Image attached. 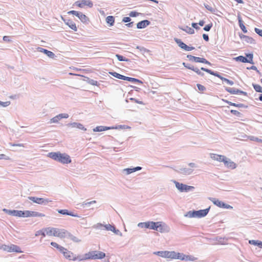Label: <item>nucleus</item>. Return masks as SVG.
I'll return each mask as SVG.
<instances>
[{
	"instance_id": "nucleus-1",
	"label": "nucleus",
	"mask_w": 262,
	"mask_h": 262,
	"mask_svg": "<svg viewBox=\"0 0 262 262\" xmlns=\"http://www.w3.org/2000/svg\"><path fill=\"white\" fill-rule=\"evenodd\" d=\"M48 157L62 164H69L72 161L68 155L66 153L62 154L59 151L50 152L48 153Z\"/></svg>"
},
{
	"instance_id": "nucleus-2",
	"label": "nucleus",
	"mask_w": 262,
	"mask_h": 262,
	"mask_svg": "<svg viewBox=\"0 0 262 262\" xmlns=\"http://www.w3.org/2000/svg\"><path fill=\"white\" fill-rule=\"evenodd\" d=\"M105 257V254L101 251H92L85 253L82 258H79V261L86 259H101Z\"/></svg>"
},
{
	"instance_id": "nucleus-3",
	"label": "nucleus",
	"mask_w": 262,
	"mask_h": 262,
	"mask_svg": "<svg viewBox=\"0 0 262 262\" xmlns=\"http://www.w3.org/2000/svg\"><path fill=\"white\" fill-rule=\"evenodd\" d=\"M46 231V234L49 236H54L59 237L60 238L65 237L66 230L60 229L55 228L48 227L45 228Z\"/></svg>"
},
{
	"instance_id": "nucleus-4",
	"label": "nucleus",
	"mask_w": 262,
	"mask_h": 262,
	"mask_svg": "<svg viewBox=\"0 0 262 262\" xmlns=\"http://www.w3.org/2000/svg\"><path fill=\"white\" fill-rule=\"evenodd\" d=\"M0 249H3L4 251L9 252H16L18 253L23 252L19 246L13 244H11L10 246L3 245L0 246Z\"/></svg>"
},
{
	"instance_id": "nucleus-5",
	"label": "nucleus",
	"mask_w": 262,
	"mask_h": 262,
	"mask_svg": "<svg viewBox=\"0 0 262 262\" xmlns=\"http://www.w3.org/2000/svg\"><path fill=\"white\" fill-rule=\"evenodd\" d=\"M173 183L175 184L176 188L180 192H189L193 191L195 189L194 187L192 186L187 185L186 184L180 183L176 181H173Z\"/></svg>"
},
{
	"instance_id": "nucleus-6",
	"label": "nucleus",
	"mask_w": 262,
	"mask_h": 262,
	"mask_svg": "<svg viewBox=\"0 0 262 262\" xmlns=\"http://www.w3.org/2000/svg\"><path fill=\"white\" fill-rule=\"evenodd\" d=\"M253 58V55L252 53H247L246 54L245 57L240 55L234 58V59L237 61H240L243 63H250L254 64Z\"/></svg>"
},
{
	"instance_id": "nucleus-7",
	"label": "nucleus",
	"mask_w": 262,
	"mask_h": 262,
	"mask_svg": "<svg viewBox=\"0 0 262 262\" xmlns=\"http://www.w3.org/2000/svg\"><path fill=\"white\" fill-rule=\"evenodd\" d=\"M68 13L75 15L79 18V19L81 21V22L83 23L88 24V22L89 21V18L85 14H83L81 12L76 11L75 10H71L68 12Z\"/></svg>"
},
{
	"instance_id": "nucleus-8",
	"label": "nucleus",
	"mask_w": 262,
	"mask_h": 262,
	"mask_svg": "<svg viewBox=\"0 0 262 262\" xmlns=\"http://www.w3.org/2000/svg\"><path fill=\"white\" fill-rule=\"evenodd\" d=\"M28 199L30 201H32L34 203L39 205H47L49 202H51V201L48 199H44L42 198H37L35 196H29Z\"/></svg>"
},
{
	"instance_id": "nucleus-9",
	"label": "nucleus",
	"mask_w": 262,
	"mask_h": 262,
	"mask_svg": "<svg viewBox=\"0 0 262 262\" xmlns=\"http://www.w3.org/2000/svg\"><path fill=\"white\" fill-rule=\"evenodd\" d=\"M210 200H211L213 203L216 205L217 206L220 207V208H226V209H232L233 207L228 205V204H227L226 203H225L224 202H222V201H221L217 199H216L215 198H210Z\"/></svg>"
},
{
	"instance_id": "nucleus-10",
	"label": "nucleus",
	"mask_w": 262,
	"mask_h": 262,
	"mask_svg": "<svg viewBox=\"0 0 262 262\" xmlns=\"http://www.w3.org/2000/svg\"><path fill=\"white\" fill-rule=\"evenodd\" d=\"M154 254L158 255L164 258H171L172 257H173V254L172 251H156L153 253Z\"/></svg>"
},
{
	"instance_id": "nucleus-11",
	"label": "nucleus",
	"mask_w": 262,
	"mask_h": 262,
	"mask_svg": "<svg viewBox=\"0 0 262 262\" xmlns=\"http://www.w3.org/2000/svg\"><path fill=\"white\" fill-rule=\"evenodd\" d=\"M63 256L66 258L70 260H72L74 261H75L77 259L79 261V258L82 257L81 256H76V255L74 254L73 252H72L70 251H69L68 249L64 253Z\"/></svg>"
},
{
	"instance_id": "nucleus-12",
	"label": "nucleus",
	"mask_w": 262,
	"mask_h": 262,
	"mask_svg": "<svg viewBox=\"0 0 262 262\" xmlns=\"http://www.w3.org/2000/svg\"><path fill=\"white\" fill-rule=\"evenodd\" d=\"M174 41L178 45V46L182 49L189 51L194 49V48L193 47H189L184 43L180 39H178L177 38H174Z\"/></svg>"
},
{
	"instance_id": "nucleus-13",
	"label": "nucleus",
	"mask_w": 262,
	"mask_h": 262,
	"mask_svg": "<svg viewBox=\"0 0 262 262\" xmlns=\"http://www.w3.org/2000/svg\"><path fill=\"white\" fill-rule=\"evenodd\" d=\"M159 224L157 225V229L155 230L159 231L160 232H167L169 231V229L168 227L166 225L165 223H163L161 222H158Z\"/></svg>"
},
{
	"instance_id": "nucleus-14",
	"label": "nucleus",
	"mask_w": 262,
	"mask_h": 262,
	"mask_svg": "<svg viewBox=\"0 0 262 262\" xmlns=\"http://www.w3.org/2000/svg\"><path fill=\"white\" fill-rule=\"evenodd\" d=\"M210 208V207H209L205 209L195 210L196 217L201 218V217H205L208 213Z\"/></svg>"
},
{
	"instance_id": "nucleus-15",
	"label": "nucleus",
	"mask_w": 262,
	"mask_h": 262,
	"mask_svg": "<svg viewBox=\"0 0 262 262\" xmlns=\"http://www.w3.org/2000/svg\"><path fill=\"white\" fill-rule=\"evenodd\" d=\"M76 6L82 8L84 6H88L90 8H92L93 6L92 2L90 0H82L81 1H77L75 2Z\"/></svg>"
},
{
	"instance_id": "nucleus-16",
	"label": "nucleus",
	"mask_w": 262,
	"mask_h": 262,
	"mask_svg": "<svg viewBox=\"0 0 262 262\" xmlns=\"http://www.w3.org/2000/svg\"><path fill=\"white\" fill-rule=\"evenodd\" d=\"M201 70L205 71L212 75L216 76V77L219 78L220 79H221L222 81H223V79L225 78V77H223V76H222L219 72L213 71L208 69H206L204 67H202V68H201Z\"/></svg>"
},
{
	"instance_id": "nucleus-17",
	"label": "nucleus",
	"mask_w": 262,
	"mask_h": 262,
	"mask_svg": "<svg viewBox=\"0 0 262 262\" xmlns=\"http://www.w3.org/2000/svg\"><path fill=\"white\" fill-rule=\"evenodd\" d=\"M69 127H71L72 128H77L78 129L85 131L86 130V128L81 124L80 123L77 122H73V123H69L67 125Z\"/></svg>"
},
{
	"instance_id": "nucleus-18",
	"label": "nucleus",
	"mask_w": 262,
	"mask_h": 262,
	"mask_svg": "<svg viewBox=\"0 0 262 262\" xmlns=\"http://www.w3.org/2000/svg\"><path fill=\"white\" fill-rule=\"evenodd\" d=\"M62 20L64 21V23L68 26L71 29L73 30L76 31L77 30V27L74 22L69 19H64L62 17Z\"/></svg>"
},
{
	"instance_id": "nucleus-19",
	"label": "nucleus",
	"mask_w": 262,
	"mask_h": 262,
	"mask_svg": "<svg viewBox=\"0 0 262 262\" xmlns=\"http://www.w3.org/2000/svg\"><path fill=\"white\" fill-rule=\"evenodd\" d=\"M45 216V215L44 214L38 212L27 210V217H43Z\"/></svg>"
},
{
	"instance_id": "nucleus-20",
	"label": "nucleus",
	"mask_w": 262,
	"mask_h": 262,
	"mask_svg": "<svg viewBox=\"0 0 262 262\" xmlns=\"http://www.w3.org/2000/svg\"><path fill=\"white\" fill-rule=\"evenodd\" d=\"M176 171L177 172L180 173L181 174L185 175H190L193 171V169L187 168H181L178 170H176Z\"/></svg>"
},
{
	"instance_id": "nucleus-21",
	"label": "nucleus",
	"mask_w": 262,
	"mask_h": 262,
	"mask_svg": "<svg viewBox=\"0 0 262 262\" xmlns=\"http://www.w3.org/2000/svg\"><path fill=\"white\" fill-rule=\"evenodd\" d=\"M150 24V21L148 20L145 19L139 21L137 24V28L138 29H144Z\"/></svg>"
},
{
	"instance_id": "nucleus-22",
	"label": "nucleus",
	"mask_w": 262,
	"mask_h": 262,
	"mask_svg": "<svg viewBox=\"0 0 262 262\" xmlns=\"http://www.w3.org/2000/svg\"><path fill=\"white\" fill-rule=\"evenodd\" d=\"M58 212L61 214L63 215H68L72 216L74 217H80L77 214H75L72 212L69 211L67 209H59L57 210Z\"/></svg>"
},
{
	"instance_id": "nucleus-23",
	"label": "nucleus",
	"mask_w": 262,
	"mask_h": 262,
	"mask_svg": "<svg viewBox=\"0 0 262 262\" xmlns=\"http://www.w3.org/2000/svg\"><path fill=\"white\" fill-rule=\"evenodd\" d=\"M224 163L225 165L228 168H230L231 169H234L236 168V165L235 163L232 162L231 160L226 158Z\"/></svg>"
},
{
	"instance_id": "nucleus-24",
	"label": "nucleus",
	"mask_w": 262,
	"mask_h": 262,
	"mask_svg": "<svg viewBox=\"0 0 262 262\" xmlns=\"http://www.w3.org/2000/svg\"><path fill=\"white\" fill-rule=\"evenodd\" d=\"M114 129V126H98L93 129L94 132H99Z\"/></svg>"
},
{
	"instance_id": "nucleus-25",
	"label": "nucleus",
	"mask_w": 262,
	"mask_h": 262,
	"mask_svg": "<svg viewBox=\"0 0 262 262\" xmlns=\"http://www.w3.org/2000/svg\"><path fill=\"white\" fill-rule=\"evenodd\" d=\"M142 169V167L140 166H137L133 168H127L123 169V171L126 172V174H129L133 172L139 171Z\"/></svg>"
},
{
	"instance_id": "nucleus-26",
	"label": "nucleus",
	"mask_w": 262,
	"mask_h": 262,
	"mask_svg": "<svg viewBox=\"0 0 262 262\" xmlns=\"http://www.w3.org/2000/svg\"><path fill=\"white\" fill-rule=\"evenodd\" d=\"M66 233H65V237H67L75 243H79L80 242V239H79L78 237L74 236L67 230H66Z\"/></svg>"
},
{
	"instance_id": "nucleus-27",
	"label": "nucleus",
	"mask_w": 262,
	"mask_h": 262,
	"mask_svg": "<svg viewBox=\"0 0 262 262\" xmlns=\"http://www.w3.org/2000/svg\"><path fill=\"white\" fill-rule=\"evenodd\" d=\"M159 224L158 222H155L153 221L146 222V228L155 230L157 229V225Z\"/></svg>"
},
{
	"instance_id": "nucleus-28",
	"label": "nucleus",
	"mask_w": 262,
	"mask_h": 262,
	"mask_svg": "<svg viewBox=\"0 0 262 262\" xmlns=\"http://www.w3.org/2000/svg\"><path fill=\"white\" fill-rule=\"evenodd\" d=\"M3 211L7 214L14 216H18V210H9L6 208L3 209Z\"/></svg>"
},
{
	"instance_id": "nucleus-29",
	"label": "nucleus",
	"mask_w": 262,
	"mask_h": 262,
	"mask_svg": "<svg viewBox=\"0 0 262 262\" xmlns=\"http://www.w3.org/2000/svg\"><path fill=\"white\" fill-rule=\"evenodd\" d=\"M173 254V257H172L171 259H178L184 260V258H183L185 256V254L181 253H177L175 251H172Z\"/></svg>"
},
{
	"instance_id": "nucleus-30",
	"label": "nucleus",
	"mask_w": 262,
	"mask_h": 262,
	"mask_svg": "<svg viewBox=\"0 0 262 262\" xmlns=\"http://www.w3.org/2000/svg\"><path fill=\"white\" fill-rule=\"evenodd\" d=\"M109 74L112 75L113 76L119 79L125 80L126 78V76L120 74L115 72H109Z\"/></svg>"
},
{
	"instance_id": "nucleus-31",
	"label": "nucleus",
	"mask_w": 262,
	"mask_h": 262,
	"mask_svg": "<svg viewBox=\"0 0 262 262\" xmlns=\"http://www.w3.org/2000/svg\"><path fill=\"white\" fill-rule=\"evenodd\" d=\"M226 102L231 106H234L237 107H243L245 108H247L248 106V105H245L243 103H235L226 100Z\"/></svg>"
},
{
	"instance_id": "nucleus-32",
	"label": "nucleus",
	"mask_w": 262,
	"mask_h": 262,
	"mask_svg": "<svg viewBox=\"0 0 262 262\" xmlns=\"http://www.w3.org/2000/svg\"><path fill=\"white\" fill-rule=\"evenodd\" d=\"M179 28L189 34H193L194 33V29L187 26L185 27L184 28L179 27Z\"/></svg>"
},
{
	"instance_id": "nucleus-33",
	"label": "nucleus",
	"mask_w": 262,
	"mask_h": 262,
	"mask_svg": "<svg viewBox=\"0 0 262 262\" xmlns=\"http://www.w3.org/2000/svg\"><path fill=\"white\" fill-rule=\"evenodd\" d=\"M84 78L85 79H84V80L88 83L92 85H98V82L97 81L86 77H84Z\"/></svg>"
},
{
	"instance_id": "nucleus-34",
	"label": "nucleus",
	"mask_w": 262,
	"mask_h": 262,
	"mask_svg": "<svg viewBox=\"0 0 262 262\" xmlns=\"http://www.w3.org/2000/svg\"><path fill=\"white\" fill-rule=\"evenodd\" d=\"M106 22L110 26H113L115 23V18L113 16H108L106 18Z\"/></svg>"
},
{
	"instance_id": "nucleus-35",
	"label": "nucleus",
	"mask_w": 262,
	"mask_h": 262,
	"mask_svg": "<svg viewBox=\"0 0 262 262\" xmlns=\"http://www.w3.org/2000/svg\"><path fill=\"white\" fill-rule=\"evenodd\" d=\"M125 80L128 81L130 82H138V83H141V84L143 83V82L138 79L129 77H127V76H126V78Z\"/></svg>"
},
{
	"instance_id": "nucleus-36",
	"label": "nucleus",
	"mask_w": 262,
	"mask_h": 262,
	"mask_svg": "<svg viewBox=\"0 0 262 262\" xmlns=\"http://www.w3.org/2000/svg\"><path fill=\"white\" fill-rule=\"evenodd\" d=\"M43 53L51 58H54L55 56V54L53 52L47 49H45Z\"/></svg>"
},
{
	"instance_id": "nucleus-37",
	"label": "nucleus",
	"mask_w": 262,
	"mask_h": 262,
	"mask_svg": "<svg viewBox=\"0 0 262 262\" xmlns=\"http://www.w3.org/2000/svg\"><path fill=\"white\" fill-rule=\"evenodd\" d=\"M249 243L251 245H253L255 246H257L259 248H260V245H262L261 242L258 240H249Z\"/></svg>"
},
{
	"instance_id": "nucleus-38",
	"label": "nucleus",
	"mask_w": 262,
	"mask_h": 262,
	"mask_svg": "<svg viewBox=\"0 0 262 262\" xmlns=\"http://www.w3.org/2000/svg\"><path fill=\"white\" fill-rule=\"evenodd\" d=\"M183 258H184V260H185V261H195L196 259V257H195L192 255H185V254L184 257H183Z\"/></svg>"
},
{
	"instance_id": "nucleus-39",
	"label": "nucleus",
	"mask_w": 262,
	"mask_h": 262,
	"mask_svg": "<svg viewBox=\"0 0 262 262\" xmlns=\"http://www.w3.org/2000/svg\"><path fill=\"white\" fill-rule=\"evenodd\" d=\"M96 203V201H92L90 202H86L85 201V202H84L82 203H81L80 204V206L82 207L83 208L85 207H90L91 205L95 204Z\"/></svg>"
},
{
	"instance_id": "nucleus-40",
	"label": "nucleus",
	"mask_w": 262,
	"mask_h": 262,
	"mask_svg": "<svg viewBox=\"0 0 262 262\" xmlns=\"http://www.w3.org/2000/svg\"><path fill=\"white\" fill-rule=\"evenodd\" d=\"M185 216L188 217L189 218L192 217H196L195 213V210H192V211H188L185 215Z\"/></svg>"
},
{
	"instance_id": "nucleus-41",
	"label": "nucleus",
	"mask_w": 262,
	"mask_h": 262,
	"mask_svg": "<svg viewBox=\"0 0 262 262\" xmlns=\"http://www.w3.org/2000/svg\"><path fill=\"white\" fill-rule=\"evenodd\" d=\"M116 57L117 58L118 60L120 61H130L129 59L126 58L122 55L120 54H116Z\"/></svg>"
},
{
	"instance_id": "nucleus-42",
	"label": "nucleus",
	"mask_w": 262,
	"mask_h": 262,
	"mask_svg": "<svg viewBox=\"0 0 262 262\" xmlns=\"http://www.w3.org/2000/svg\"><path fill=\"white\" fill-rule=\"evenodd\" d=\"M46 230H45V228L44 229H42L41 230H38L36 232H35V235L36 236H38L40 235H41L43 237H45L46 235Z\"/></svg>"
},
{
	"instance_id": "nucleus-43",
	"label": "nucleus",
	"mask_w": 262,
	"mask_h": 262,
	"mask_svg": "<svg viewBox=\"0 0 262 262\" xmlns=\"http://www.w3.org/2000/svg\"><path fill=\"white\" fill-rule=\"evenodd\" d=\"M61 119L60 117H59V114L55 116L54 117L52 118L50 120V123H57L58 122L59 120H60Z\"/></svg>"
},
{
	"instance_id": "nucleus-44",
	"label": "nucleus",
	"mask_w": 262,
	"mask_h": 262,
	"mask_svg": "<svg viewBox=\"0 0 262 262\" xmlns=\"http://www.w3.org/2000/svg\"><path fill=\"white\" fill-rule=\"evenodd\" d=\"M252 86L256 92L262 93V87L257 84H252Z\"/></svg>"
},
{
	"instance_id": "nucleus-45",
	"label": "nucleus",
	"mask_w": 262,
	"mask_h": 262,
	"mask_svg": "<svg viewBox=\"0 0 262 262\" xmlns=\"http://www.w3.org/2000/svg\"><path fill=\"white\" fill-rule=\"evenodd\" d=\"M225 90L230 93L231 94H236V89H234L233 88H230V87H225Z\"/></svg>"
},
{
	"instance_id": "nucleus-46",
	"label": "nucleus",
	"mask_w": 262,
	"mask_h": 262,
	"mask_svg": "<svg viewBox=\"0 0 262 262\" xmlns=\"http://www.w3.org/2000/svg\"><path fill=\"white\" fill-rule=\"evenodd\" d=\"M245 41L247 43H251V44L255 43V40L252 37L248 36H247L246 37V38L245 39Z\"/></svg>"
},
{
	"instance_id": "nucleus-47",
	"label": "nucleus",
	"mask_w": 262,
	"mask_h": 262,
	"mask_svg": "<svg viewBox=\"0 0 262 262\" xmlns=\"http://www.w3.org/2000/svg\"><path fill=\"white\" fill-rule=\"evenodd\" d=\"M136 49H138L143 54H144L146 52H148L149 51L148 49L145 48L143 47H141V46H137L136 47Z\"/></svg>"
},
{
	"instance_id": "nucleus-48",
	"label": "nucleus",
	"mask_w": 262,
	"mask_h": 262,
	"mask_svg": "<svg viewBox=\"0 0 262 262\" xmlns=\"http://www.w3.org/2000/svg\"><path fill=\"white\" fill-rule=\"evenodd\" d=\"M18 217H27V210H18Z\"/></svg>"
},
{
	"instance_id": "nucleus-49",
	"label": "nucleus",
	"mask_w": 262,
	"mask_h": 262,
	"mask_svg": "<svg viewBox=\"0 0 262 262\" xmlns=\"http://www.w3.org/2000/svg\"><path fill=\"white\" fill-rule=\"evenodd\" d=\"M230 113L232 114H233L237 117H241L242 116V114L240 112H239L238 111H236V110H231L230 111Z\"/></svg>"
},
{
	"instance_id": "nucleus-50",
	"label": "nucleus",
	"mask_w": 262,
	"mask_h": 262,
	"mask_svg": "<svg viewBox=\"0 0 262 262\" xmlns=\"http://www.w3.org/2000/svg\"><path fill=\"white\" fill-rule=\"evenodd\" d=\"M204 7L209 11H210L211 13H214L215 12V9L212 8L211 6H209L208 4H204Z\"/></svg>"
},
{
	"instance_id": "nucleus-51",
	"label": "nucleus",
	"mask_w": 262,
	"mask_h": 262,
	"mask_svg": "<svg viewBox=\"0 0 262 262\" xmlns=\"http://www.w3.org/2000/svg\"><path fill=\"white\" fill-rule=\"evenodd\" d=\"M130 127L127 125H119L115 127L114 126V129H125V128H130Z\"/></svg>"
},
{
	"instance_id": "nucleus-52",
	"label": "nucleus",
	"mask_w": 262,
	"mask_h": 262,
	"mask_svg": "<svg viewBox=\"0 0 262 262\" xmlns=\"http://www.w3.org/2000/svg\"><path fill=\"white\" fill-rule=\"evenodd\" d=\"M212 23H210L207 25H206L204 28H203V30L205 31H209L210 30V29H211V28L212 27Z\"/></svg>"
},
{
	"instance_id": "nucleus-53",
	"label": "nucleus",
	"mask_w": 262,
	"mask_h": 262,
	"mask_svg": "<svg viewBox=\"0 0 262 262\" xmlns=\"http://www.w3.org/2000/svg\"><path fill=\"white\" fill-rule=\"evenodd\" d=\"M196 86H197L199 91H200V92H202L205 91L206 90V88L204 85H203L201 84H199V83L196 84Z\"/></svg>"
},
{
	"instance_id": "nucleus-54",
	"label": "nucleus",
	"mask_w": 262,
	"mask_h": 262,
	"mask_svg": "<svg viewBox=\"0 0 262 262\" xmlns=\"http://www.w3.org/2000/svg\"><path fill=\"white\" fill-rule=\"evenodd\" d=\"M102 227H103V224L100 223H97L93 226V228L96 229H102Z\"/></svg>"
},
{
	"instance_id": "nucleus-55",
	"label": "nucleus",
	"mask_w": 262,
	"mask_h": 262,
	"mask_svg": "<svg viewBox=\"0 0 262 262\" xmlns=\"http://www.w3.org/2000/svg\"><path fill=\"white\" fill-rule=\"evenodd\" d=\"M226 83L228 84H229L230 85H232L234 84V82L232 80H230L227 78H225L224 79H223V83Z\"/></svg>"
},
{
	"instance_id": "nucleus-56",
	"label": "nucleus",
	"mask_w": 262,
	"mask_h": 262,
	"mask_svg": "<svg viewBox=\"0 0 262 262\" xmlns=\"http://www.w3.org/2000/svg\"><path fill=\"white\" fill-rule=\"evenodd\" d=\"M141 14V13H139V12H136V11H131L129 13V15L130 17H137V16H139Z\"/></svg>"
},
{
	"instance_id": "nucleus-57",
	"label": "nucleus",
	"mask_w": 262,
	"mask_h": 262,
	"mask_svg": "<svg viewBox=\"0 0 262 262\" xmlns=\"http://www.w3.org/2000/svg\"><path fill=\"white\" fill-rule=\"evenodd\" d=\"M187 57L190 61L195 62L196 61L197 57L191 55H188Z\"/></svg>"
},
{
	"instance_id": "nucleus-58",
	"label": "nucleus",
	"mask_w": 262,
	"mask_h": 262,
	"mask_svg": "<svg viewBox=\"0 0 262 262\" xmlns=\"http://www.w3.org/2000/svg\"><path fill=\"white\" fill-rule=\"evenodd\" d=\"M194 72H195L198 75H200V76H203L204 75V73L202 72L200 70H199L198 68H194L193 71Z\"/></svg>"
},
{
	"instance_id": "nucleus-59",
	"label": "nucleus",
	"mask_w": 262,
	"mask_h": 262,
	"mask_svg": "<svg viewBox=\"0 0 262 262\" xmlns=\"http://www.w3.org/2000/svg\"><path fill=\"white\" fill-rule=\"evenodd\" d=\"M10 104V101L2 102L0 101V106L3 107H7Z\"/></svg>"
},
{
	"instance_id": "nucleus-60",
	"label": "nucleus",
	"mask_w": 262,
	"mask_h": 262,
	"mask_svg": "<svg viewBox=\"0 0 262 262\" xmlns=\"http://www.w3.org/2000/svg\"><path fill=\"white\" fill-rule=\"evenodd\" d=\"M112 226L113 225L110 224L105 225L103 224V227L104 228V229L107 231H111V230H112Z\"/></svg>"
},
{
	"instance_id": "nucleus-61",
	"label": "nucleus",
	"mask_w": 262,
	"mask_h": 262,
	"mask_svg": "<svg viewBox=\"0 0 262 262\" xmlns=\"http://www.w3.org/2000/svg\"><path fill=\"white\" fill-rule=\"evenodd\" d=\"M226 158V157L224 156L219 155V157H217V159L216 161L224 162Z\"/></svg>"
},
{
	"instance_id": "nucleus-62",
	"label": "nucleus",
	"mask_w": 262,
	"mask_h": 262,
	"mask_svg": "<svg viewBox=\"0 0 262 262\" xmlns=\"http://www.w3.org/2000/svg\"><path fill=\"white\" fill-rule=\"evenodd\" d=\"M138 226L141 228H146V222L138 223Z\"/></svg>"
},
{
	"instance_id": "nucleus-63",
	"label": "nucleus",
	"mask_w": 262,
	"mask_h": 262,
	"mask_svg": "<svg viewBox=\"0 0 262 262\" xmlns=\"http://www.w3.org/2000/svg\"><path fill=\"white\" fill-rule=\"evenodd\" d=\"M254 31L259 36H260L262 37V30L261 29H258L257 28H255Z\"/></svg>"
},
{
	"instance_id": "nucleus-64",
	"label": "nucleus",
	"mask_w": 262,
	"mask_h": 262,
	"mask_svg": "<svg viewBox=\"0 0 262 262\" xmlns=\"http://www.w3.org/2000/svg\"><path fill=\"white\" fill-rule=\"evenodd\" d=\"M59 117H60V119H61L63 118L67 119V118H69V116L68 114L63 113V114H59Z\"/></svg>"
}]
</instances>
